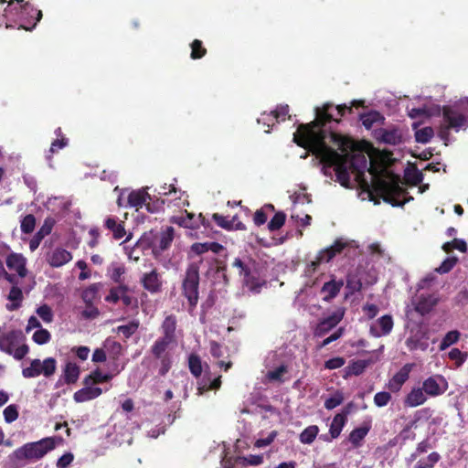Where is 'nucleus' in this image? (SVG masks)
Segmentation results:
<instances>
[{"label":"nucleus","instance_id":"3c124183","mask_svg":"<svg viewBox=\"0 0 468 468\" xmlns=\"http://www.w3.org/2000/svg\"><path fill=\"white\" fill-rule=\"evenodd\" d=\"M405 180L409 185L416 186L422 182L423 174L421 171L415 167L412 170H408L405 172Z\"/></svg>","mask_w":468,"mask_h":468},{"label":"nucleus","instance_id":"f3484780","mask_svg":"<svg viewBox=\"0 0 468 468\" xmlns=\"http://www.w3.org/2000/svg\"><path fill=\"white\" fill-rule=\"evenodd\" d=\"M6 266L9 270H14L17 272L18 276L24 278L27 274V270L26 268L27 260L26 258L19 253H10L6 257Z\"/></svg>","mask_w":468,"mask_h":468},{"label":"nucleus","instance_id":"ddd939ff","mask_svg":"<svg viewBox=\"0 0 468 468\" xmlns=\"http://www.w3.org/2000/svg\"><path fill=\"white\" fill-rule=\"evenodd\" d=\"M344 315L345 309L343 307H339L330 315L320 320L315 327L314 335L318 337L325 335L341 322Z\"/></svg>","mask_w":468,"mask_h":468},{"label":"nucleus","instance_id":"c9c22d12","mask_svg":"<svg viewBox=\"0 0 468 468\" xmlns=\"http://www.w3.org/2000/svg\"><path fill=\"white\" fill-rule=\"evenodd\" d=\"M170 222L191 229H197L198 227L197 220L195 218V216L190 213H186V216H173L170 218Z\"/></svg>","mask_w":468,"mask_h":468},{"label":"nucleus","instance_id":"49530a36","mask_svg":"<svg viewBox=\"0 0 468 468\" xmlns=\"http://www.w3.org/2000/svg\"><path fill=\"white\" fill-rule=\"evenodd\" d=\"M346 288L348 291L346 297L349 294H354L356 292H359L362 289V282L360 279L355 274H348L346 276Z\"/></svg>","mask_w":468,"mask_h":468},{"label":"nucleus","instance_id":"37998d69","mask_svg":"<svg viewBox=\"0 0 468 468\" xmlns=\"http://www.w3.org/2000/svg\"><path fill=\"white\" fill-rule=\"evenodd\" d=\"M188 367L195 378H200L203 372L201 358L197 354H190L188 356Z\"/></svg>","mask_w":468,"mask_h":468},{"label":"nucleus","instance_id":"5fc2aeb1","mask_svg":"<svg viewBox=\"0 0 468 468\" xmlns=\"http://www.w3.org/2000/svg\"><path fill=\"white\" fill-rule=\"evenodd\" d=\"M460 335H461V334L457 330H452V331L448 332L444 335V337L442 338V340L440 344V350H445L452 345L457 343L460 338Z\"/></svg>","mask_w":468,"mask_h":468},{"label":"nucleus","instance_id":"6e6552de","mask_svg":"<svg viewBox=\"0 0 468 468\" xmlns=\"http://www.w3.org/2000/svg\"><path fill=\"white\" fill-rule=\"evenodd\" d=\"M348 246V241L344 240L343 239H335L333 245L324 250H321L318 252L315 259L306 265L304 269V275L306 277H312L315 273L321 263L329 262L336 255L342 253V251Z\"/></svg>","mask_w":468,"mask_h":468},{"label":"nucleus","instance_id":"9b49d317","mask_svg":"<svg viewBox=\"0 0 468 468\" xmlns=\"http://www.w3.org/2000/svg\"><path fill=\"white\" fill-rule=\"evenodd\" d=\"M57 368V361L53 357H48L43 362L39 359H33L30 366L22 370V375L26 378H37L43 374L46 378L51 377Z\"/></svg>","mask_w":468,"mask_h":468},{"label":"nucleus","instance_id":"680f3d73","mask_svg":"<svg viewBox=\"0 0 468 468\" xmlns=\"http://www.w3.org/2000/svg\"><path fill=\"white\" fill-rule=\"evenodd\" d=\"M32 338L37 345H44L49 342L51 335L47 329L40 328L34 333Z\"/></svg>","mask_w":468,"mask_h":468},{"label":"nucleus","instance_id":"69168bd1","mask_svg":"<svg viewBox=\"0 0 468 468\" xmlns=\"http://www.w3.org/2000/svg\"><path fill=\"white\" fill-rule=\"evenodd\" d=\"M390 400L391 395L387 391L378 392L374 396V403L379 408L387 406Z\"/></svg>","mask_w":468,"mask_h":468},{"label":"nucleus","instance_id":"e433bc0d","mask_svg":"<svg viewBox=\"0 0 468 468\" xmlns=\"http://www.w3.org/2000/svg\"><path fill=\"white\" fill-rule=\"evenodd\" d=\"M289 115V105L281 104L276 107L275 110L271 111L269 114H262V120H273L275 122H279L280 121H284L286 116Z\"/></svg>","mask_w":468,"mask_h":468},{"label":"nucleus","instance_id":"ea45409f","mask_svg":"<svg viewBox=\"0 0 468 468\" xmlns=\"http://www.w3.org/2000/svg\"><path fill=\"white\" fill-rule=\"evenodd\" d=\"M7 298L13 302L11 305H7V309L10 311L18 309L23 301L22 290L17 285L12 286Z\"/></svg>","mask_w":468,"mask_h":468},{"label":"nucleus","instance_id":"2eb2a0df","mask_svg":"<svg viewBox=\"0 0 468 468\" xmlns=\"http://www.w3.org/2000/svg\"><path fill=\"white\" fill-rule=\"evenodd\" d=\"M72 258V253L61 247H57L46 254V261L52 268H60L69 262Z\"/></svg>","mask_w":468,"mask_h":468},{"label":"nucleus","instance_id":"393cba45","mask_svg":"<svg viewBox=\"0 0 468 468\" xmlns=\"http://www.w3.org/2000/svg\"><path fill=\"white\" fill-rule=\"evenodd\" d=\"M439 296L435 293L420 295L416 305V311L421 314L430 313L439 303Z\"/></svg>","mask_w":468,"mask_h":468},{"label":"nucleus","instance_id":"412c9836","mask_svg":"<svg viewBox=\"0 0 468 468\" xmlns=\"http://www.w3.org/2000/svg\"><path fill=\"white\" fill-rule=\"evenodd\" d=\"M346 423V419L345 414H336L330 424V437H328V435H321L320 439H322L324 441H330L333 439L338 438Z\"/></svg>","mask_w":468,"mask_h":468},{"label":"nucleus","instance_id":"f8f14e48","mask_svg":"<svg viewBox=\"0 0 468 468\" xmlns=\"http://www.w3.org/2000/svg\"><path fill=\"white\" fill-rule=\"evenodd\" d=\"M421 388L427 396L438 397L448 389V382L442 375L437 374L427 378Z\"/></svg>","mask_w":468,"mask_h":468},{"label":"nucleus","instance_id":"f704fd0d","mask_svg":"<svg viewBox=\"0 0 468 468\" xmlns=\"http://www.w3.org/2000/svg\"><path fill=\"white\" fill-rule=\"evenodd\" d=\"M17 334L15 331L9 332L0 336V350L12 355L14 346L16 344Z\"/></svg>","mask_w":468,"mask_h":468},{"label":"nucleus","instance_id":"a19ab883","mask_svg":"<svg viewBox=\"0 0 468 468\" xmlns=\"http://www.w3.org/2000/svg\"><path fill=\"white\" fill-rule=\"evenodd\" d=\"M319 433L317 425H310L306 427L299 436L300 441L303 444H311L314 442Z\"/></svg>","mask_w":468,"mask_h":468},{"label":"nucleus","instance_id":"864d4df0","mask_svg":"<svg viewBox=\"0 0 468 468\" xmlns=\"http://www.w3.org/2000/svg\"><path fill=\"white\" fill-rule=\"evenodd\" d=\"M192 59L202 58L207 54V48L203 46V43L199 39H195L190 44Z\"/></svg>","mask_w":468,"mask_h":468},{"label":"nucleus","instance_id":"2f4dec72","mask_svg":"<svg viewBox=\"0 0 468 468\" xmlns=\"http://www.w3.org/2000/svg\"><path fill=\"white\" fill-rule=\"evenodd\" d=\"M191 250L196 254L201 255L209 250L214 253H219L220 251H222L224 250V247L216 241L204 242V243L197 242L191 246Z\"/></svg>","mask_w":468,"mask_h":468},{"label":"nucleus","instance_id":"dca6fc26","mask_svg":"<svg viewBox=\"0 0 468 468\" xmlns=\"http://www.w3.org/2000/svg\"><path fill=\"white\" fill-rule=\"evenodd\" d=\"M414 367L413 363L405 364L388 381V388L392 392L400 390L402 385L409 379L410 373Z\"/></svg>","mask_w":468,"mask_h":468},{"label":"nucleus","instance_id":"20e7f679","mask_svg":"<svg viewBox=\"0 0 468 468\" xmlns=\"http://www.w3.org/2000/svg\"><path fill=\"white\" fill-rule=\"evenodd\" d=\"M55 438L47 437L37 441L27 442L17 448L10 455V458L16 461H37L43 458L48 452L55 449Z\"/></svg>","mask_w":468,"mask_h":468},{"label":"nucleus","instance_id":"09e8293b","mask_svg":"<svg viewBox=\"0 0 468 468\" xmlns=\"http://www.w3.org/2000/svg\"><path fill=\"white\" fill-rule=\"evenodd\" d=\"M378 324L381 329V334H376L375 335L380 336L388 335L393 328V319L391 315L386 314L378 319Z\"/></svg>","mask_w":468,"mask_h":468},{"label":"nucleus","instance_id":"1a4fd4ad","mask_svg":"<svg viewBox=\"0 0 468 468\" xmlns=\"http://www.w3.org/2000/svg\"><path fill=\"white\" fill-rule=\"evenodd\" d=\"M14 2L15 0H11L9 5H12ZM16 2L19 5L18 15L20 20L23 22L18 28L32 31L41 20L43 16L42 11L37 9L30 2H26L25 0H16Z\"/></svg>","mask_w":468,"mask_h":468},{"label":"nucleus","instance_id":"f03ea898","mask_svg":"<svg viewBox=\"0 0 468 468\" xmlns=\"http://www.w3.org/2000/svg\"><path fill=\"white\" fill-rule=\"evenodd\" d=\"M330 142L336 144L343 154H339L335 149L324 150L322 156L328 165H335L336 181L345 187L350 184V175L348 172L349 150L356 152L358 150L357 144L351 138L341 135L335 132L329 133Z\"/></svg>","mask_w":468,"mask_h":468},{"label":"nucleus","instance_id":"6e6d98bb","mask_svg":"<svg viewBox=\"0 0 468 468\" xmlns=\"http://www.w3.org/2000/svg\"><path fill=\"white\" fill-rule=\"evenodd\" d=\"M139 322L131 321L127 324L120 325L117 327V332L122 335L125 338L131 337L138 329Z\"/></svg>","mask_w":468,"mask_h":468},{"label":"nucleus","instance_id":"774afa93","mask_svg":"<svg viewBox=\"0 0 468 468\" xmlns=\"http://www.w3.org/2000/svg\"><path fill=\"white\" fill-rule=\"evenodd\" d=\"M38 316L46 323H50L53 320V312L48 304H43L37 309Z\"/></svg>","mask_w":468,"mask_h":468},{"label":"nucleus","instance_id":"a18cd8bd","mask_svg":"<svg viewBox=\"0 0 468 468\" xmlns=\"http://www.w3.org/2000/svg\"><path fill=\"white\" fill-rule=\"evenodd\" d=\"M432 448L429 439H425L417 444L415 451L407 459L408 463L416 461L422 453L428 452Z\"/></svg>","mask_w":468,"mask_h":468},{"label":"nucleus","instance_id":"c03bdc74","mask_svg":"<svg viewBox=\"0 0 468 468\" xmlns=\"http://www.w3.org/2000/svg\"><path fill=\"white\" fill-rule=\"evenodd\" d=\"M175 229L173 227H167L164 231L161 232L158 246L161 250H165L168 249L174 239Z\"/></svg>","mask_w":468,"mask_h":468},{"label":"nucleus","instance_id":"a878e982","mask_svg":"<svg viewBox=\"0 0 468 468\" xmlns=\"http://www.w3.org/2000/svg\"><path fill=\"white\" fill-rule=\"evenodd\" d=\"M371 429V421H365L360 427L355 428L348 436V441L354 448L361 446L365 437L367 435Z\"/></svg>","mask_w":468,"mask_h":468},{"label":"nucleus","instance_id":"9d476101","mask_svg":"<svg viewBox=\"0 0 468 468\" xmlns=\"http://www.w3.org/2000/svg\"><path fill=\"white\" fill-rule=\"evenodd\" d=\"M253 265L254 261L250 260L246 262L239 258H236L232 263V267L237 268L239 274L242 276L244 285L250 291L259 292L264 282L260 279L257 271L252 270Z\"/></svg>","mask_w":468,"mask_h":468},{"label":"nucleus","instance_id":"a211bd4d","mask_svg":"<svg viewBox=\"0 0 468 468\" xmlns=\"http://www.w3.org/2000/svg\"><path fill=\"white\" fill-rule=\"evenodd\" d=\"M343 286L344 282L342 280L336 281L335 278L327 282H324L320 292L323 295V301L330 303L338 295Z\"/></svg>","mask_w":468,"mask_h":468},{"label":"nucleus","instance_id":"0e129e2a","mask_svg":"<svg viewBox=\"0 0 468 468\" xmlns=\"http://www.w3.org/2000/svg\"><path fill=\"white\" fill-rule=\"evenodd\" d=\"M448 356L451 360L455 361L457 367H461L465 362L466 357H467L466 354L463 353L458 348H452L449 352Z\"/></svg>","mask_w":468,"mask_h":468},{"label":"nucleus","instance_id":"aec40b11","mask_svg":"<svg viewBox=\"0 0 468 468\" xmlns=\"http://www.w3.org/2000/svg\"><path fill=\"white\" fill-rule=\"evenodd\" d=\"M375 137L381 143L396 145L401 142V135L398 129H378L375 131Z\"/></svg>","mask_w":468,"mask_h":468},{"label":"nucleus","instance_id":"7ed1b4c3","mask_svg":"<svg viewBox=\"0 0 468 468\" xmlns=\"http://www.w3.org/2000/svg\"><path fill=\"white\" fill-rule=\"evenodd\" d=\"M370 175L373 176L371 190L369 191L370 200H374L373 194H376L383 199L384 202L392 205L393 207H402L410 200L413 199L411 197L400 200L399 197L408 195V191L400 186V178L399 176H393L390 181H386L378 177V168L370 162V167L367 169Z\"/></svg>","mask_w":468,"mask_h":468},{"label":"nucleus","instance_id":"8fccbe9b","mask_svg":"<svg viewBox=\"0 0 468 468\" xmlns=\"http://www.w3.org/2000/svg\"><path fill=\"white\" fill-rule=\"evenodd\" d=\"M434 135V131L432 127L427 126L421 129H419L415 132V140L420 144L429 143Z\"/></svg>","mask_w":468,"mask_h":468},{"label":"nucleus","instance_id":"338daca9","mask_svg":"<svg viewBox=\"0 0 468 468\" xmlns=\"http://www.w3.org/2000/svg\"><path fill=\"white\" fill-rule=\"evenodd\" d=\"M456 262V258H447L441 262V264L438 268L435 269V271L441 274L448 273L453 269Z\"/></svg>","mask_w":468,"mask_h":468},{"label":"nucleus","instance_id":"c85d7f7f","mask_svg":"<svg viewBox=\"0 0 468 468\" xmlns=\"http://www.w3.org/2000/svg\"><path fill=\"white\" fill-rule=\"evenodd\" d=\"M359 120L367 130H370L374 125L383 124L385 117L377 111H369L359 115Z\"/></svg>","mask_w":468,"mask_h":468},{"label":"nucleus","instance_id":"6ab92c4d","mask_svg":"<svg viewBox=\"0 0 468 468\" xmlns=\"http://www.w3.org/2000/svg\"><path fill=\"white\" fill-rule=\"evenodd\" d=\"M177 319L175 314L167 315L161 324V337L176 342Z\"/></svg>","mask_w":468,"mask_h":468},{"label":"nucleus","instance_id":"39448f33","mask_svg":"<svg viewBox=\"0 0 468 468\" xmlns=\"http://www.w3.org/2000/svg\"><path fill=\"white\" fill-rule=\"evenodd\" d=\"M199 281V265L191 262L186 270L181 285V293L187 300L189 312H193L198 303Z\"/></svg>","mask_w":468,"mask_h":468},{"label":"nucleus","instance_id":"cd10ccee","mask_svg":"<svg viewBox=\"0 0 468 468\" xmlns=\"http://www.w3.org/2000/svg\"><path fill=\"white\" fill-rule=\"evenodd\" d=\"M147 200H152L151 196L145 189H138L133 190L128 195V205L131 207H135L137 210L142 207L144 205L145 206Z\"/></svg>","mask_w":468,"mask_h":468},{"label":"nucleus","instance_id":"603ef678","mask_svg":"<svg viewBox=\"0 0 468 468\" xmlns=\"http://www.w3.org/2000/svg\"><path fill=\"white\" fill-rule=\"evenodd\" d=\"M286 215L282 211L276 212L268 223V229L272 232L280 229L285 223Z\"/></svg>","mask_w":468,"mask_h":468},{"label":"nucleus","instance_id":"de8ad7c7","mask_svg":"<svg viewBox=\"0 0 468 468\" xmlns=\"http://www.w3.org/2000/svg\"><path fill=\"white\" fill-rule=\"evenodd\" d=\"M125 291H129V289L123 284L112 288L109 294L105 297V301L116 303L122 300V296Z\"/></svg>","mask_w":468,"mask_h":468},{"label":"nucleus","instance_id":"e2e57ef3","mask_svg":"<svg viewBox=\"0 0 468 468\" xmlns=\"http://www.w3.org/2000/svg\"><path fill=\"white\" fill-rule=\"evenodd\" d=\"M368 362L366 360H356L353 361L349 366V372L352 375L359 376L361 375L365 369L367 367Z\"/></svg>","mask_w":468,"mask_h":468},{"label":"nucleus","instance_id":"13d9d810","mask_svg":"<svg viewBox=\"0 0 468 468\" xmlns=\"http://www.w3.org/2000/svg\"><path fill=\"white\" fill-rule=\"evenodd\" d=\"M345 398H344V394L342 391H339L337 390L336 392H335V394L326 399L325 401H324V408L326 410H333L335 408H336L337 406L341 405L344 401Z\"/></svg>","mask_w":468,"mask_h":468},{"label":"nucleus","instance_id":"4468645a","mask_svg":"<svg viewBox=\"0 0 468 468\" xmlns=\"http://www.w3.org/2000/svg\"><path fill=\"white\" fill-rule=\"evenodd\" d=\"M163 278L157 269H153L149 272L143 274L141 284L144 290L152 294L159 293L163 290Z\"/></svg>","mask_w":468,"mask_h":468},{"label":"nucleus","instance_id":"c756f323","mask_svg":"<svg viewBox=\"0 0 468 468\" xmlns=\"http://www.w3.org/2000/svg\"><path fill=\"white\" fill-rule=\"evenodd\" d=\"M54 224H55V221L52 218L45 219L40 229L37 232L35 237L30 240L29 248L31 250H35L38 247L40 240L51 233Z\"/></svg>","mask_w":468,"mask_h":468},{"label":"nucleus","instance_id":"bb28decb","mask_svg":"<svg viewBox=\"0 0 468 468\" xmlns=\"http://www.w3.org/2000/svg\"><path fill=\"white\" fill-rule=\"evenodd\" d=\"M427 400V395L421 388H413L404 399V406L415 408Z\"/></svg>","mask_w":468,"mask_h":468},{"label":"nucleus","instance_id":"4d7b16f0","mask_svg":"<svg viewBox=\"0 0 468 468\" xmlns=\"http://www.w3.org/2000/svg\"><path fill=\"white\" fill-rule=\"evenodd\" d=\"M36 226V218L32 214H27L21 220V231L25 234H30L34 231Z\"/></svg>","mask_w":468,"mask_h":468},{"label":"nucleus","instance_id":"4c0bfd02","mask_svg":"<svg viewBox=\"0 0 468 468\" xmlns=\"http://www.w3.org/2000/svg\"><path fill=\"white\" fill-rule=\"evenodd\" d=\"M441 454L437 452H431L428 456L420 458L414 468H434L435 465L441 461Z\"/></svg>","mask_w":468,"mask_h":468},{"label":"nucleus","instance_id":"4be33fe9","mask_svg":"<svg viewBox=\"0 0 468 468\" xmlns=\"http://www.w3.org/2000/svg\"><path fill=\"white\" fill-rule=\"evenodd\" d=\"M102 389L98 387L84 386V388L76 391L73 395V399L77 403H82L88 400L94 399L101 396Z\"/></svg>","mask_w":468,"mask_h":468},{"label":"nucleus","instance_id":"423d86ee","mask_svg":"<svg viewBox=\"0 0 468 468\" xmlns=\"http://www.w3.org/2000/svg\"><path fill=\"white\" fill-rule=\"evenodd\" d=\"M442 119L446 125L456 132L468 126V100L443 106Z\"/></svg>","mask_w":468,"mask_h":468},{"label":"nucleus","instance_id":"5701e85b","mask_svg":"<svg viewBox=\"0 0 468 468\" xmlns=\"http://www.w3.org/2000/svg\"><path fill=\"white\" fill-rule=\"evenodd\" d=\"M221 387V376L218 375L214 379L210 378L209 373L206 372L204 377L198 381L197 394L203 395L209 390H217Z\"/></svg>","mask_w":468,"mask_h":468},{"label":"nucleus","instance_id":"052dcab7","mask_svg":"<svg viewBox=\"0 0 468 468\" xmlns=\"http://www.w3.org/2000/svg\"><path fill=\"white\" fill-rule=\"evenodd\" d=\"M212 218L216 222V224L218 226H219L220 228L227 229V230L233 229V220L235 219V217L233 218L232 220H229V219H228L227 217H224L218 213H214L212 216Z\"/></svg>","mask_w":468,"mask_h":468},{"label":"nucleus","instance_id":"7c9ffc66","mask_svg":"<svg viewBox=\"0 0 468 468\" xmlns=\"http://www.w3.org/2000/svg\"><path fill=\"white\" fill-rule=\"evenodd\" d=\"M80 374V367L76 363L68 362L64 367L61 377L66 384L70 385L78 381Z\"/></svg>","mask_w":468,"mask_h":468},{"label":"nucleus","instance_id":"473e14b6","mask_svg":"<svg viewBox=\"0 0 468 468\" xmlns=\"http://www.w3.org/2000/svg\"><path fill=\"white\" fill-rule=\"evenodd\" d=\"M349 163L354 172H356L358 175H364V171L367 166V159L363 153L359 152L349 154Z\"/></svg>","mask_w":468,"mask_h":468},{"label":"nucleus","instance_id":"58836bf2","mask_svg":"<svg viewBox=\"0 0 468 468\" xmlns=\"http://www.w3.org/2000/svg\"><path fill=\"white\" fill-rule=\"evenodd\" d=\"M289 371L288 366L285 364H282L278 367L274 368L273 370H269L266 373V378L270 382H279L283 383L285 381V378L283 376L287 374Z\"/></svg>","mask_w":468,"mask_h":468},{"label":"nucleus","instance_id":"0eeeda50","mask_svg":"<svg viewBox=\"0 0 468 468\" xmlns=\"http://www.w3.org/2000/svg\"><path fill=\"white\" fill-rule=\"evenodd\" d=\"M176 342L158 337L151 346V354L158 361V374L165 376L172 367L173 358L171 349Z\"/></svg>","mask_w":468,"mask_h":468},{"label":"nucleus","instance_id":"b1692460","mask_svg":"<svg viewBox=\"0 0 468 468\" xmlns=\"http://www.w3.org/2000/svg\"><path fill=\"white\" fill-rule=\"evenodd\" d=\"M103 226L112 232V238L116 240L122 239L126 234L124 222L118 221L116 217H108L104 220Z\"/></svg>","mask_w":468,"mask_h":468},{"label":"nucleus","instance_id":"72a5a7b5","mask_svg":"<svg viewBox=\"0 0 468 468\" xmlns=\"http://www.w3.org/2000/svg\"><path fill=\"white\" fill-rule=\"evenodd\" d=\"M430 412L429 408L422 409L421 410H419L415 413V419L411 420L409 424L405 426V428L400 431L399 436L402 438L403 441L415 440L416 433L411 431V428L415 427L417 425V422L420 419V414L425 413L428 414Z\"/></svg>","mask_w":468,"mask_h":468},{"label":"nucleus","instance_id":"f257e3e1","mask_svg":"<svg viewBox=\"0 0 468 468\" xmlns=\"http://www.w3.org/2000/svg\"><path fill=\"white\" fill-rule=\"evenodd\" d=\"M331 108L330 104H326L324 108L322 113L318 114L316 120L309 122V123H302L298 126L296 133L293 134V142L304 148L308 151L312 152L317 158H319L320 162L323 165L322 171L324 176H331L330 169L332 167L335 168V165H328L326 162L324 161L322 154L325 149H333L328 146L326 140L329 139V133L325 130L316 131L315 128L317 126H323L326 122L332 121L333 117L329 113V109Z\"/></svg>","mask_w":468,"mask_h":468},{"label":"nucleus","instance_id":"79ce46f5","mask_svg":"<svg viewBox=\"0 0 468 468\" xmlns=\"http://www.w3.org/2000/svg\"><path fill=\"white\" fill-rule=\"evenodd\" d=\"M100 288L101 283H93L82 292L81 298L86 305L93 304V302L98 297Z\"/></svg>","mask_w":468,"mask_h":468},{"label":"nucleus","instance_id":"bf43d9fd","mask_svg":"<svg viewBox=\"0 0 468 468\" xmlns=\"http://www.w3.org/2000/svg\"><path fill=\"white\" fill-rule=\"evenodd\" d=\"M102 383V373L99 368L91 371L88 376H86L83 379L84 386H92L96 384Z\"/></svg>","mask_w":468,"mask_h":468}]
</instances>
